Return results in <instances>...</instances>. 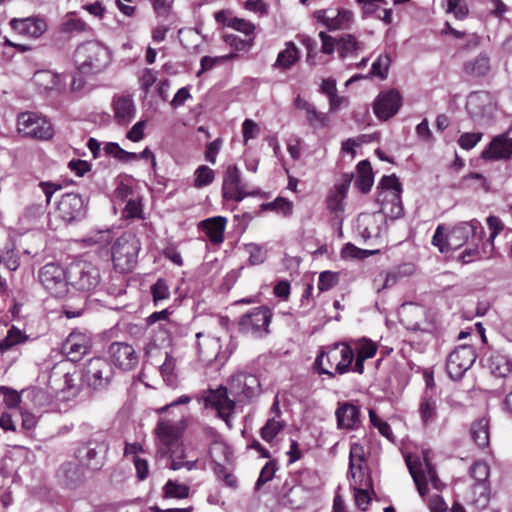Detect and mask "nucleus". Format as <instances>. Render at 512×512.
Masks as SVG:
<instances>
[{
    "mask_svg": "<svg viewBox=\"0 0 512 512\" xmlns=\"http://www.w3.org/2000/svg\"><path fill=\"white\" fill-rule=\"evenodd\" d=\"M284 423L275 417H270L260 430L261 438L266 442H271L283 429Z\"/></svg>",
    "mask_w": 512,
    "mask_h": 512,
    "instance_id": "nucleus-47",
    "label": "nucleus"
},
{
    "mask_svg": "<svg viewBox=\"0 0 512 512\" xmlns=\"http://www.w3.org/2000/svg\"><path fill=\"white\" fill-rule=\"evenodd\" d=\"M229 391L238 402H246L260 394L261 386L255 375L240 372L231 377Z\"/></svg>",
    "mask_w": 512,
    "mask_h": 512,
    "instance_id": "nucleus-11",
    "label": "nucleus"
},
{
    "mask_svg": "<svg viewBox=\"0 0 512 512\" xmlns=\"http://www.w3.org/2000/svg\"><path fill=\"white\" fill-rule=\"evenodd\" d=\"M32 81L43 92H48L59 88L61 76L51 70H38L34 73Z\"/></svg>",
    "mask_w": 512,
    "mask_h": 512,
    "instance_id": "nucleus-35",
    "label": "nucleus"
},
{
    "mask_svg": "<svg viewBox=\"0 0 512 512\" xmlns=\"http://www.w3.org/2000/svg\"><path fill=\"white\" fill-rule=\"evenodd\" d=\"M38 278L45 290L51 295L62 297L66 294L69 284L68 269L65 270L61 265L54 262L47 263L39 270Z\"/></svg>",
    "mask_w": 512,
    "mask_h": 512,
    "instance_id": "nucleus-7",
    "label": "nucleus"
},
{
    "mask_svg": "<svg viewBox=\"0 0 512 512\" xmlns=\"http://www.w3.org/2000/svg\"><path fill=\"white\" fill-rule=\"evenodd\" d=\"M373 253H374V251L360 249L351 243H347L341 251V255L343 258H357V259H363V258L367 257L368 255H372Z\"/></svg>",
    "mask_w": 512,
    "mask_h": 512,
    "instance_id": "nucleus-63",
    "label": "nucleus"
},
{
    "mask_svg": "<svg viewBox=\"0 0 512 512\" xmlns=\"http://www.w3.org/2000/svg\"><path fill=\"white\" fill-rule=\"evenodd\" d=\"M397 283V276L391 272H381L377 278L374 279V288L377 292L390 288Z\"/></svg>",
    "mask_w": 512,
    "mask_h": 512,
    "instance_id": "nucleus-57",
    "label": "nucleus"
},
{
    "mask_svg": "<svg viewBox=\"0 0 512 512\" xmlns=\"http://www.w3.org/2000/svg\"><path fill=\"white\" fill-rule=\"evenodd\" d=\"M67 364V362H60L52 368L49 385L53 390L65 393L69 398L77 395L79 386L76 383V373L66 370Z\"/></svg>",
    "mask_w": 512,
    "mask_h": 512,
    "instance_id": "nucleus-18",
    "label": "nucleus"
},
{
    "mask_svg": "<svg viewBox=\"0 0 512 512\" xmlns=\"http://www.w3.org/2000/svg\"><path fill=\"white\" fill-rule=\"evenodd\" d=\"M182 433L183 427L180 422L166 418L159 419L155 427L156 452H165L169 447L182 443Z\"/></svg>",
    "mask_w": 512,
    "mask_h": 512,
    "instance_id": "nucleus-17",
    "label": "nucleus"
},
{
    "mask_svg": "<svg viewBox=\"0 0 512 512\" xmlns=\"http://www.w3.org/2000/svg\"><path fill=\"white\" fill-rule=\"evenodd\" d=\"M363 49L364 43L351 34H345L337 39V52L341 59L356 57Z\"/></svg>",
    "mask_w": 512,
    "mask_h": 512,
    "instance_id": "nucleus-34",
    "label": "nucleus"
},
{
    "mask_svg": "<svg viewBox=\"0 0 512 512\" xmlns=\"http://www.w3.org/2000/svg\"><path fill=\"white\" fill-rule=\"evenodd\" d=\"M385 216L380 212L360 214L357 218L356 232L365 241L381 237L385 231Z\"/></svg>",
    "mask_w": 512,
    "mask_h": 512,
    "instance_id": "nucleus-21",
    "label": "nucleus"
},
{
    "mask_svg": "<svg viewBox=\"0 0 512 512\" xmlns=\"http://www.w3.org/2000/svg\"><path fill=\"white\" fill-rule=\"evenodd\" d=\"M305 114L308 124L313 128H323L328 125L329 119L326 114L317 111L314 105H311Z\"/></svg>",
    "mask_w": 512,
    "mask_h": 512,
    "instance_id": "nucleus-53",
    "label": "nucleus"
},
{
    "mask_svg": "<svg viewBox=\"0 0 512 512\" xmlns=\"http://www.w3.org/2000/svg\"><path fill=\"white\" fill-rule=\"evenodd\" d=\"M109 354L114 364L126 371L136 367L139 361L135 349L127 343H112L109 347Z\"/></svg>",
    "mask_w": 512,
    "mask_h": 512,
    "instance_id": "nucleus-26",
    "label": "nucleus"
},
{
    "mask_svg": "<svg viewBox=\"0 0 512 512\" xmlns=\"http://www.w3.org/2000/svg\"><path fill=\"white\" fill-rule=\"evenodd\" d=\"M87 24L81 19L69 17L61 24L63 33H81L87 29Z\"/></svg>",
    "mask_w": 512,
    "mask_h": 512,
    "instance_id": "nucleus-58",
    "label": "nucleus"
},
{
    "mask_svg": "<svg viewBox=\"0 0 512 512\" xmlns=\"http://www.w3.org/2000/svg\"><path fill=\"white\" fill-rule=\"evenodd\" d=\"M104 150L106 154L114 156L119 160L129 161L137 159L136 153L125 151L117 143H107L104 147Z\"/></svg>",
    "mask_w": 512,
    "mask_h": 512,
    "instance_id": "nucleus-55",
    "label": "nucleus"
},
{
    "mask_svg": "<svg viewBox=\"0 0 512 512\" xmlns=\"http://www.w3.org/2000/svg\"><path fill=\"white\" fill-rule=\"evenodd\" d=\"M401 101L402 97L397 90L381 92L374 102L373 111L379 119L388 120L398 112Z\"/></svg>",
    "mask_w": 512,
    "mask_h": 512,
    "instance_id": "nucleus-23",
    "label": "nucleus"
},
{
    "mask_svg": "<svg viewBox=\"0 0 512 512\" xmlns=\"http://www.w3.org/2000/svg\"><path fill=\"white\" fill-rule=\"evenodd\" d=\"M18 131L25 137L48 140L52 138L54 130L46 118L34 112H24L18 116Z\"/></svg>",
    "mask_w": 512,
    "mask_h": 512,
    "instance_id": "nucleus-8",
    "label": "nucleus"
},
{
    "mask_svg": "<svg viewBox=\"0 0 512 512\" xmlns=\"http://www.w3.org/2000/svg\"><path fill=\"white\" fill-rule=\"evenodd\" d=\"M299 58V51L294 43L288 42L286 48L279 52L274 67L289 69Z\"/></svg>",
    "mask_w": 512,
    "mask_h": 512,
    "instance_id": "nucleus-43",
    "label": "nucleus"
},
{
    "mask_svg": "<svg viewBox=\"0 0 512 512\" xmlns=\"http://www.w3.org/2000/svg\"><path fill=\"white\" fill-rule=\"evenodd\" d=\"M108 450L109 446L105 441L90 440L78 448L76 457L80 464L98 471L105 464Z\"/></svg>",
    "mask_w": 512,
    "mask_h": 512,
    "instance_id": "nucleus-12",
    "label": "nucleus"
},
{
    "mask_svg": "<svg viewBox=\"0 0 512 512\" xmlns=\"http://www.w3.org/2000/svg\"><path fill=\"white\" fill-rule=\"evenodd\" d=\"M110 52L101 43L89 41L79 45L74 54L77 69L83 74L102 72L110 63Z\"/></svg>",
    "mask_w": 512,
    "mask_h": 512,
    "instance_id": "nucleus-1",
    "label": "nucleus"
},
{
    "mask_svg": "<svg viewBox=\"0 0 512 512\" xmlns=\"http://www.w3.org/2000/svg\"><path fill=\"white\" fill-rule=\"evenodd\" d=\"M69 284L78 290L89 291L95 288L100 280L99 270L93 264L80 261L68 267Z\"/></svg>",
    "mask_w": 512,
    "mask_h": 512,
    "instance_id": "nucleus-9",
    "label": "nucleus"
},
{
    "mask_svg": "<svg viewBox=\"0 0 512 512\" xmlns=\"http://www.w3.org/2000/svg\"><path fill=\"white\" fill-rule=\"evenodd\" d=\"M261 208L262 210H272L281 213L283 216H289L292 213L293 205L285 198L278 197L272 202L263 203Z\"/></svg>",
    "mask_w": 512,
    "mask_h": 512,
    "instance_id": "nucleus-50",
    "label": "nucleus"
},
{
    "mask_svg": "<svg viewBox=\"0 0 512 512\" xmlns=\"http://www.w3.org/2000/svg\"><path fill=\"white\" fill-rule=\"evenodd\" d=\"M421 419L425 425L434 422L437 416V403L431 396L425 395L419 406Z\"/></svg>",
    "mask_w": 512,
    "mask_h": 512,
    "instance_id": "nucleus-45",
    "label": "nucleus"
},
{
    "mask_svg": "<svg viewBox=\"0 0 512 512\" xmlns=\"http://www.w3.org/2000/svg\"><path fill=\"white\" fill-rule=\"evenodd\" d=\"M189 487L185 484L178 483L173 480H168L164 486V493L167 497L183 499L189 495Z\"/></svg>",
    "mask_w": 512,
    "mask_h": 512,
    "instance_id": "nucleus-52",
    "label": "nucleus"
},
{
    "mask_svg": "<svg viewBox=\"0 0 512 512\" xmlns=\"http://www.w3.org/2000/svg\"><path fill=\"white\" fill-rule=\"evenodd\" d=\"M249 253V261L252 265H258L264 262L266 258V250L258 244L250 243L246 245Z\"/></svg>",
    "mask_w": 512,
    "mask_h": 512,
    "instance_id": "nucleus-60",
    "label": "nucleus"
},
{
    "mask_svg": "<svg viewBox=\"0 0 512 512\" xmlns=\"http://www.w3.org/2000/svg\"><path fill=\"white\" fill-rule=\"evenodd\" d=\"M484 227L477 219L457 223L448 233V245L456 250L471 241L481 242Z\"/></svg>",
    "mask_w": 512,
    "mask_h": 512,
    "instance_id": "nucleus-10",
    "label": "nucleus"
},
{
    "mask_svg": "<svg viewBox=\"0 0 512 512\" xmlns=\"http://www.w3.org/2000/svg\"><path fill=\"white\" fill-rule=\"evenodd\" d=\"M28 340V336L23 333L16 326H12L5 336L4 339L0 340V351L2 353L7 352L18 344L25 343Z\"/></svg>",
    "mask_w": 512,
    "mask_h": 512,
    "instance_id": "nucleus-44",
    "label": "nucleus"
},
{
    "mask_svg": "<svg viewBox=\"0 0 512 512\" xmlns=\"http://www.w3.org/2000/svg\"><path fill=\"white\" fill-rule=\"evenodd\" d=\"M447 12L453 13L455 18L462 20L468 14V7L462 0H448Z\"/></svg>",
    "mask_w": 512,
    "mask_h": 512,
    "instance_id": "nucleus-64",
    "label": "nucleus"
},
{
    "mask_svg": "<svg viewBox=\"0 0 512 512\" xmlns=\"http://www.w3.org/2000/svg\"><path fill=\"white\" fill-rule=\"evenodd\" d=\"M114 118L118 124L126 125L135 117V105L130 96H118L113 101Z\"/></svg>",
    "mask_w": 512,
    "mask_h": 512,
    "instance_id": "nucleus-29",
    "label": "nucleus"
},
{
    "mask_svg": "<svg viewBox=\"0 0 512 512\" xmlns=\"http://www.w3.org/2000/svg\"><path fill=\"white\" fill-rule=\"evenodd\" d=\"M11 26L17 32L33 37H40L47 29L45 20L37 17L12 19Z\"/></svg>",
    "mask_w": 512,
    "mask_h": 512,
    "instance_id": "nucleus-28",
    "label": "nucleus"
},
{
    "mask_svg": "<svg viewBox=\"0 0 512 512\" xmlns=\"http://www.w3.org/2000/svg\"><path fill=\"white\" fill-rule=\"evenodd\" d=\"M22 395L25 406L31 405L35 408H41L50 403L49 394L40 388L32 387L22 390Z\"/></svg>",
    "mask_w": 512,
    "mask_h": 512,
    "instance_id": "nucleus-39",
    "label": "nucleus"
},
{
    "mask_svg": "<svg viewBox=\"0 0 512 512\" xmlns=\"http://www.w3.org/2000/svg\"><path fill=\"white\" fill-rule=\"evenodd\" d=\"M57 476L62 485L74 489L83 482V469L79 463L66 462L60 466Z\"/></svg>",
    "mask_w": 512,
    "mask_h": 512,
    "instance_id": "nucleus-27",
    "label": "nucleus"
},
{
    "mask_svg": "<svg viewBox=\"0 0 512 512\" xmlns=\"http://www.w3.org/2000/svg\"><path fill=\"white\" fill-rule=\"evenodd\" d=\"M489 466L486 462L476 461L470 468L471 477L475 484L486 483L489 476Z\"/></svg>",
    "mask_w": 512,
    "mask_h": 512,
    "instance_id": "nucleus-56",
    "label": "nucleus"
},
{
    "mask_svg": "<svg viewBox=\"0 0 512 512\" xmlns=\"http://www.w3.org/2000/svg\"><path fill=\"white\" fill-rule=\"evenodd\" d=\"M482 137L481 132L463 133L458 139V144L462 149L471 150L481 141Z\"/></svg>",
    "mask_w": 512,
    "mask_h": 512,
    "instance_id": "nucleus-59",
    "label": "nucleus"
},
{
    "mask_svg": "<svg viewBox=\"0 0 512 512\" xmlns=\"http://www.w3.org/2000/svg\"><path fill=\"white\" fill-rule=\"evenodd\" d=\"M374 182L372 167L368 160H362L357 165L355 186L363 193L370 191Z\"/></svg>",
    "mask_w": 512,
    "mask_h": 512,
    "instance_id": "nucleus-37",
    "label": "nucleus"
},
{
    "mask_svg": "<svg viewBox=\"0 0 512 512\" xmlns=\"http://www.w3.org/2000/svg\"><path fill=\"white\" fill-rule=\"evenodd\" d=\"M337 425L341 429H354L359 422V410L350 403L339 405L336 410Z\"/></svg>",
    "mask_w": 512,
    "mask_h": 512,
    "instance_id": "nucleus-33",
    "label": "nucleus"
},
{
    "mask_svg": "<svg viewBox=\"0 0 512 512\" xmlns=\"http://www.w3.org/2000/svg\"><path fill=\"white\" fill-rule=\"evenodd\" d=\"M196 338L199 358L207 365L216 360L224 362L231 354V352L222 351L220 338L217 336L199 332Z\"/></svg>",
    "mask_w": 512,
    "mask_h": 512,
    "instance_id": "nucleus-15",
    "label": "nucleus"
},
{
    "mask_svg": "<svg viewBox=\"0 0 512 512\" xmlns=\"http://www.w3.org/2000/svg\"><path fill=\"white\" fill-rule=\"evenodd\" d=\"M123 216L127 219L143 218L141 202L138 199H129L123 210Z\"/></svg>",
    "mask_w": 512,
    "mask_h": 512,
    "instance_id": "nucleus-61",
    "label": "nucleus"
},
{
    "mask_svg": "<svg viewBox=\"0 0 512 512\" xmlns=\"http://www.w3.org/2000/svg\"><path fill=\"white\" fill-rule=\"evenodd\" d=\"M204 401L207 407L215 409L219 417L225 421L228 427H231L230 417L234 413L235 400L229 398L226 387L210 390Z\"/></svg>",
    "mask_w": 512,
    "mask_h": 512,
    "instance_id": "nucleus-20",
    "label": "nucleus"
},
{
    "mask_svg": "<svg viewBox=\"0 0 512 512\" xmlns=\"http://www.w3.org/2000/svg\"><path fill=\"white\" fill-rule=\"evenodd\" d=\"M377 189L381 190L377 197V202L381 204V209L378 212L385 216V220L388 217L392 220L402 217V188L398 178L395 175L383 176Z\"/></svg>",
    "mask_w": 512,
    "mask_h": 512,
    "instance_id": "nucleus-2",
    "label": "nucleus"
},
{
    "mask_svg": "<svg viewBox=\"0 0 512 512\" xmlns=\"http://www.w3.org/2000/svg\"><path fill=\"white\" fill-rule=\"evenodd\" d=\"M475 360L476 353L472 346L461 345L457 347L447 358L446 369L449 377L453 380L460 379Z\"/></svg>",
    "mask_w": 512,
    "mask_h": 512,
    "instance_id": "nucleus-13",
    "label": "nucleus"
},
{
    "mask_svg": "<svg viewBox=\"0 0 512 512\" xmlns=\"http://www.w3.org/2000/svg\"><path fill=\"white\" fill-rule=\"evenodd\" d=\"M140 251V241L130 233L120 236L112 246V260L114 267L121 273L132 270L137 262Z\"/></svg>",
    "mask_w": 512,
    "mask_h": 512,
    "instance_id": "nucleus-3",
    "label": "nucleus"
},
{
    "mask_svg": "<svg viewBox=\"0 0 512 512\" xmlns=\"http://www.w3.org/2000/svg\"><path fill=\"white\" fill-rule=\"evenodd\" d=\"M90 348V337L85 333L73 331L63 343L62 352L66 354L69 361L77 362L89 352Z\"/></svg>",
    "mask_w": 512,
    "mask_h": 512,
    "instance_id": "nucleus-24",
    "label": "nucleus"
},
{
    "mask_svg": "<svg viewBox=\"0 0 512 512\" xmlns=\"http://www.w3.org/2000/svg\"><path fill=\"white\" fill-rule=\"evenodd\" d=\"M365 462V452L362 445L354 443L350 448L349 472L353 482L362 483L365 476L363 464Z\"/></svg>",
    "mask_w": 512,
    "mask_h": 512,
    "instance_id": "nucleus-30",
    "label": "nucleus"
},
{
    "mask_svg": "<svg viewBox=\"0 0 512 512\" xmlns=\"http://www.w3.org/2000/svg\"><path fill=\"white\" fill-rule=\"evenodd\" d=\"M465 72L472 76H484L490 70V59L486 53H480L474 60L464 65Z\"/></svg>",
    "mask_w": 512,
    "mask_h": 512,
    "instance_id": "nucleus-41",
    "label": "nucleus"
},
{
    "mask_svg": "<svg viewBox=\"0 0 512 512\" xmlns=\"http://www.w3.org/2000/svg\"><path fill=\"white\" fill-rule=\"evenodd\" d=\"M156 456L160 459H166V467L177 471L185 468L192 471L197 468L198 458L191 455L183 443L169 447L165 452H156Z\"/></svg>",
    "mask_w": 512,
    "mask_h": 512,
    "instance_id": "nucleus-14",
    "label": "nucleus"
},
{
    "mask_svg": "<svg viewBox=\"0 0 512 512\" xmlns=\"http://www.w3.org/2000/svg\"><path fill=\"white\" fill-rule=\"evenodd\" d=\"M87 209L86 201L79 194L67 193L61 197L58 203V213L65 222L77 221L85 217Z\"/></svg>",
    "mask_w": 512,
    "mask_h": 512,
    "instance_id": "nucleus-19",
    "label": "nucleus"
},
{
    "mask_svg": "<svg viewBox=\"0 0 512 512\" xmlns=\"http://www.w3.org/2000/svg\"><path fill=\"white\" fill-rule=\"evenodd\" d=\"M487 105H490V97L486 92H473L468 96L466 102V108L473 117L484 115Z\"/></svg>",
    "mask_w": 512,
    "mask_h": 512,
    "instance_id": "nucleus-38",
    "label": "nucleus"
},
{
    "mask_svg": "<svg viewBox=\"0 0 512 512\" xmlns=\"http://www.w3.org/2000/svg\"><path fill=\"white\" fill-rule=\"evenodd\" d=\"M226 222V218L217 216L201 221L199 227L212 243H222Z\"/></svg>",
    "mask_w": 512,
    "mask_h": 512,
    "instance_id": "nucleus-31",
    "label": "nucleus"
},
{
    "mask_svg": "<svg viewBox=\"0 0 512 512\" xmlns=\"http://www.w3.org/2000/svg\"><path fill=\"white\" fill-rule=\"evenodd\" d=\"M471 436L477 446L484 448L489 444V421L481 418L471 426Z\"/></svg>",
    "mask_w": 512,
    "mask_h": 512,
    "instance_id": "nucleus-42",
    "label": "nucleus"
},
{
    "mask_svg": "<svg viewBox=\"0 0 512 512\" xmlns=\"http://www.w3.org/2000/svg\"><path fill=\"white\" fill-rule=\"evenodd\" d=\"M339 358L340 360L336 363L335 370L338 374H344L349 371L352 364L354 358L353 349L346 344H340Z\"/></svg>",
    "mask_w": 512,
    "mask_h": 512,
    "instance_id": "nucleus-46",
    "label": "nucleus"
},
{
    "mask_svg": "<svg viewBox=\"0 0 512 512\" xmlns=\"http://www.w3.org/2000/svg\"><path fill=\"white\" fill-rule=\"evenodd\" d=\"M339 348L340 343H336L321 350L314 362V367L320 374H327L329 377H333V373L328 370V367H332L333 363L338 360Z\"/></svg>",
    "mask_w": 512,
    "mask_h": 512,
    "instance_id": "nucleus-32",
    "label": "nucleus"
},
{
    "mask_svg": "<svg viewBox=\"0 0 512 512\" xmlns=\"http://www.w3.org/2000/svg\"><path fill=\"white\" fill-rule=\"evenodd\" d=\"M315 17L329 30L348 29L353 23L354 15L346 9H327L315 12Z\"/></svg>",
    "mask_w": 512,
    "mask_h": 512,
    "instance_id": "nucleus-25",
    "label": "nucleus"
},
{
    "mask_svg": "<svg viewBox=\"0 0 512 512\" xmlns=\"http://www.w3.org/2000/svg\"><path fill=\"white\" fill-rule=\"evenodd\" d=\"M406 464L417 490L421 496L426 493V485L430 483L435 489H441V482L438 479L434 467L428 461L427 453L423 454V458L406 457Z\"/></svg>",
    "mask_w": 512,
    "mask_h": 512,
    "instance_id": "nucleus-4",
    "label": "nucleus"
},
{
    "mask_svg": "<svg viewBox=\"0 0 512 512\" xmlns=\"http://www.w3.org/2000/svg\"><path fill=\"white\" fill-rule=\"evenodd\" d=\"M114 376V369L108 360L97 357L90 359L84 367L82 378L88 387L103 390L109 386Z\"/></svg>",
    "mask_w": 512,
    "mask_h": 512,
    "instance_id": "nucleus-5",
    "label": "nucleus"
},
{
    "mask_svg": "<svg viewBox=\"0 0 512 512\" xmlns=\"http://www.w3.org/2000/svg\"><path fill=\"white\" fill-rule=\"evenodd\" d=\"M248 185L241 181V173L236 165H229L224 172L222 193L223 197L236 202L242 201L249 195H255L257 192L247 191Z\"/></svg>",
    "mask_w": 512,
    "mask_h": 512,
    "instance_id": "nucleus-16",
    "label": "nucleus"
},
{
    "mask_svg": "<svg viewBox=\"0 0 512 512\" xmlns=\"http://www.w3.org/2000/svg\"><path fill=\"white\" fill-rule=\"evenodd\" d=\"M432 244L438 247L441 253H447L450 250H453L452 247L448 245V234L443 232V227L441 225H439L435 231L432 238Z\"/></svg>",
    "mask_w": 512,
    "mask_h": 512,
    "instance_id": "nucleus-62",
    "label": "nucleus"
},
{
    "mask_svg": "<svg viewBox=\"0 0 512 512\" xmlns=\"http://www.w3.org/2000/svg\"><path fill=\"white\" fill-rule=\"evenodd\" d=\"M488 367L496 377H506L512 372V359L500 352H494L488 358Z\"/></svg>",
    "mask_w": 512,
    "mask_h": 512,
    "instance_id": "nucleus-36",
    "label": "nucleus"
},
{
    "mask_svg": "<svg viewBox=\"0 0 512 512\" xmlns=\"http://www.w3.org/2000/svg\"><path fill=\"white\" fill-rule=\"evenodd\" d=\"M354 485V498L356 505L360 509L366 510L371 501L369 489H372V480L369 476H364L361 484L359 482H354Z\"/></svg>",
    "mask_w": 512,
    "mask_h": 512,
    "instance_id": "nucleus-40",
    "label": "nucleus"
},
{
    "mask_svg": "<svg viewBox=\"0 0 512 512\" xmlns=\"http://www.w3.org/2000/svg\"><path fill=\"white\" fill-rule=\"evenodd\" d=\"M390 63L391 58L388 54L379 55V57L372 63L369 75L378 77L381 80L386 79L388 76Z\"/></svg>",
    "mask_w": 512,
    "mask_h": 512,
    "instance_id": "nucleus-48",
    "label": "nucleus"
},
{
    "mask_svg": "<svg viewBox=\"0 0 512 512\" xmlns=\"http://www.w3.org/2000/svg\"><path fill=\"white\" fill-rule=\"evenodd\" d=\"M512 125L505 133L495 136L489 145L482 151L481 158L485 160H500L512 158Z\"/></svg>",
    "mask_w": 512,
    "mask_h": 512,
    "instance_id": "nucleus-22",
    "label": "nucleus"
},
{
    "mask_svg": "<svg viewBox=\"0 0 512 512\" xmlns=\"http://www.w3.org/2000/svg\"><path fill=\"white\" fill-rule=\"evenodd\" d=\"M214 177L215 173L210 167L201 165L195 171L194 186L196 188L208 186L213 182Z\"/></svg>",
    "mask_w": 512,
    "mask_h": 512,
    "instance_id": "nucleus-51",
    "label": "nucleus"
},
{
    "mask_svg": "<svg viewBox=\"0 0 512 512\" xmlns=\"http://www.w3.org/2000/svg\"><path fill=\"white\" fill-rule=\"evenodd\" d=\"M272 312L268 307H256L239 319V329L242 333L254 338H262L269 332Z\"/></svg>",
    "mask_w": 512,
    "mask_h": 512,
    "instance_id": "nucleus-6",
    "label": "nucleus"
},
{
    "mask_svg": "<svg viewBox=\"0 0 512 512\" xmlns=\"http://www.w3.org/2000/svg\"><path fill=\"white\" fill-rule=\"evenodd\" d=\"M176 359L169 353H165V360L160 366V373L168 385H174L176 380Z\"/></svg>",
    "mask_w": 512,
    "mask_h": 512,
    "instance_id": "nucleus-49",
    "label": "nucleus"
},
{
    "mask_svg": "<svg viewBox=\"0 0 512 512\" xmlns=\"http://www.w3.org/2000/svg\"><path fill=\"white\" fill-rule=\"evenodd\" d=\"M355 349L358 356L364 359L374 357L377 352V346L370 339L362 338L355 342Z\"/></svg>",
    "mask_w": 512,
    "mask_h": 512,
    "instance_id": "nucleus-54",
    "label": "nucleus"
}]
</instances>
